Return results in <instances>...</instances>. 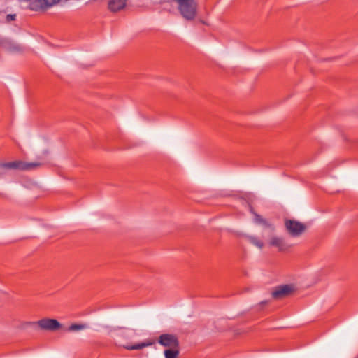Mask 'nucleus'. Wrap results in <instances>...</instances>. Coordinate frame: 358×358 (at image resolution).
<instances>
[{
    "instance_id": "1",
    "label": "nucleus",
    "mask_w": 358,
    "mask_h": 358,
    "mask_svg": "<svg viewBox=\"0 0 358 358\" xmlns=\"http://www.w3.org/2000/svg\"><path fill=\"white\" fill-rule=\"evenodd\" d=\"M176 6L180 16L187 21L194 20L199 13V4L196 0H171Z\"/></svg>"
},
{
    "instance_id": "2",
    "label": "nucleus",
    "mask_w": 358,
    "mask_h": 358,
    "mask_svg": "<svg viewBox=\"0 0 358 358\" xmlns=\"http://www.w3.org/2000/svg\"><path fill=\"white\" fill-rule=\"evenodd\" d=\"M285 227L288 234L292 236H299L306 229L305 224L294 220H285Z\"/></svg>"
},
{
    "instance_id": "3",
    "label": "nucleus",
    "mask_w": 358,
    "mask_h": 358,
    "mask_svg": "<svg viewBox=\"0 0 358 358\" xmlns=\"http://www.w3.org/2000/svg\"><path fill=\"white\" fill-rule=\"evenodd\" d=\"M36 324L44 331H55L61 328V324L55 319L43 318L38 320Z\"/></svg>"
},
{
    "instance_id": "4",
    "label": "nucleus",
    "mask_w": 358,
    "mask_h": 358,
    "mask_svg": "<svg viewBox=\"0 0 358 358\" xmlns=\"http://www.w3.org/2000/svg\"><path fill=\"white\" fill-rule=\"evenodd\" d=\"M158 343L162 345L172 348H178L179 343L178 338L173 334H164L159 337Z\"/></svg>"
},
{
    "instance_id": "5",
    "label": "nucleus",
    "mask_w": 358,
    "mask_h": 358,
    "mask_svg": "<svg viewBox=\"0 0 358 358\" xmlns=\"http://www.w3.org/2000/svg\"><path fill=\"white\" fill-rule=\"evenodd\" d=\"M268 245L271 247L276 248L278 251H287L289 248V245L286 243L282 237L273 236L268 241Z\"/></svg>"
},
{
    "instance_id": "6",
    "label": "nucleus",
    "mask_w": 358,
    "mask_h": 358,
    "mask_svg": "<svg viewBox=\"0 0 358 358\" xmlns=\"http://www.w3.org/2000/svg\"><path fill=\"white\" fill-rule=\"evenodd\" d=\"M38 166V164L35 163H24L22 162H13L7 163L4 165L5 167L8 169H20V170H29L34 169Z\"/></svg>"
},
{
    "instance_id": "7",
    "label": "nucleus",
    "mask_w": 358,
    "mask_h": 358,
    "mask_svg": "<svg viewBox=\"0 0 358 358\" xmlns=\"http://www.w3.org/2000/svg\"><path fill=\"white\" fill-rule=\"evenodd\" d=\"M294 291V287L290 285L280 286L273 292L272 295L274 298L279 299L286 296Z\"/></svg>"
},
{
    "instance_id": "8",
    "label": "nucleus",
    "mask_w": 358,
    "mask_h": 358,
    "mask_svg": "<svg viewBox=\"0 0 358 358\" xmlns=\"http://www.w3.org/2000/svg\"><path fill=\"white\" fill-rule=\"evenodd\" d=\"M127 0H108V8L112 13H117L124 10Z\"/></svg>"
},
{
    "instance_id": "9",
    "label": "nucleus",
    "mask_w": 358,
    "mask_h": 358,
    "mask_svg": "<svg viewBox=\"0 0 358 358\" xmlns=\"http://www.w3.org/2000/svg\"><path fill=\"white\" fill-rule=\"evenodd\" d=\"M29 9L35 12H44L45 8L43 0H34L30 2Z\"/></svg>"
},
{
    "instance_id": "10",
    "label": "nucleus",
    "mask_w": 358,
    "mask_h": 358,
    "mask_svg": "<svg viewBox=\"0 0 358 358\" xmlns=\"http://www.w3.org/2000/svg\"><path fill=\"white\" fill-rule=\"evenodd\" d=\"M152 343L151 342H142L136 345H124V348L127 350H141L145 347L151 345Z\"/></svg>"
},
{
    "instance_id": "11",
    "label": "nucleus",
    "mask_w": 358,
    "mask_h": 358,
    "mask_svg": "<svg viewBox=\"0 0 358 358\" xmlns=\"http://www.w3.org/2000/svg\"><path fill=\"white\" fill-rule=\"evenodd\" d=\"M178 348L168 349L164 351L165 358H178Z\"/></svg>"
},
{
    "instance_id": "12",
    "label": "nucleus",
    "mask_w": 358,
    "mask_h": 358,
    "mask_svg": "<svg viewBox=\"0 0 358 358\" xmlns=\"http://www.w3.org/2000/svg\"><path fill=\"white\" fill-rule=\"evenodd\" d=\"M45 11L50 8L59 4L61 0H43Z\"/></svg>"
},
{
    "instance_id": "13",
    "label": "nucleus",
    "mask_w": 358,
    "mask_h": 358,
    "mask_svg": "<svg viewBox=\"0 0 358 358\" xmlns=\"http://www.w3.org/2000/svg\"><path fill=\"white\" fill-rule=\"evenodd\" d=\"M249 241L259 248L264 247V243L257 237L251 236L249 238Z\"/></svg>"
},
{
    "instance_id": "14",
    "label": "nucleus",
    "mask_w": 358,
    "mask_h": 358,
    "mask_svg": "<svg viewBox=\"0 0 358 358\" xmlns=\"http://www.w3.org/2000/svg\"><path fill=\"white\" fill-rule=\"evenodd\" d=\"M87 327V326L85 324H72L69 327V331H79V330H82V329H84Z\"/></svg>"
},
{
    "instance_id": "15",
    "label": "nucleus",
    "mask_w": 358,
    "mask_h": 358,
    "mask_svg": "<svg viewBox=\"0 0 358 358\" xmlns=\"http://www.w3.org/2000/svg\"><path fill=\"white\" fill-rule=\"evenodd\" d=\"M255 220L257 223L262 224L266 227H271V224H268L266 220L262 218L259 215H255Z\"/></svg>"
},
{
    "instance_id": "16",
    "label": "nucleus",
    "mask_w": 358,
    "mask_h": 358,
    "mask_svg": "<svg viewBox=\"0 0 358 358\" xmlns=\"http://www.w3.org/2000/svg\"><path fill=\"white\" fill-rule=\"evenodd\" d=\"M15 20V15L9 14L6 16L7 22H10Z\"/></svg>"
}]
</instances>
